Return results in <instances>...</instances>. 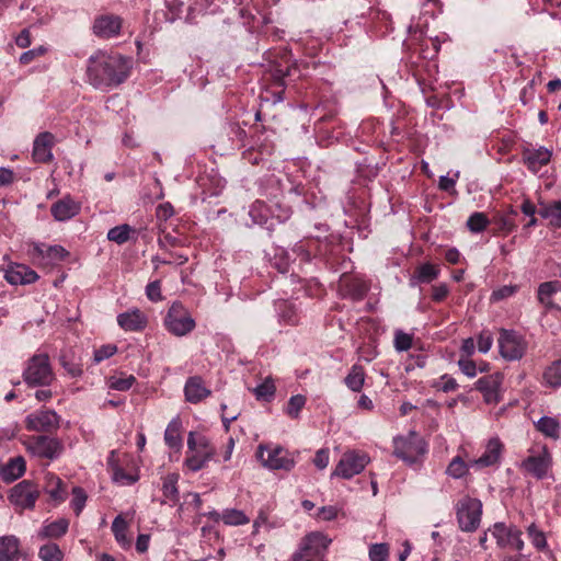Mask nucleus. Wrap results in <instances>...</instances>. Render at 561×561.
Returning a JSON list of instances; mask_svg holds the SVG:
<instances>
[{
    "label": "nucleus",
    "instance_id": "obj_58",
    "mask_svg": "<svg viewBox=\"0 0 561 561\" xmlns=\"http://www.w3.org/2000/svg\"><path fill=\"white\" fill-rule=\"evenodd\" d=\"M46 53V48L44 46H39L37 48H34V49H30L25 53H23L21 56H20V62L22 65H27L30 64L34 58L38 57V56H42Z\"/></svg>",
    "mask_w": 561,
    "mask_h": 561
},
{
    "label": "nucleus",
    "instance_id": "obj_20",
    "mask_svg": "<svg viewBox=\"0 0 561 561\" xmlns=\"http://www.w3.org/2000/svg\"><path fill=\"white\" fill-rule=\"evenodd\" d=\"M118 325L125 331H141L148 324L147 316L139 309H133L117 316Z\"/></svg>",
    "mask_w": 561,
    "mask_h": 561
},
{
    "label": "nucleus",
    "instance_id": "obj_1",
    "mask_svg": "<svg viewBox=\"0 0 561 561\" xmlns=\"http://www.w3.org/2000/svg\"><path fill=\"white\" fill-rule=\"evenodd\" d=\"M129 69V60L122 55L99 50L88 60L87 76L94 88H108L124 82Z\"/></svg>",
    "mask_w": 561,
    "mask_h": 561
},
{
    "label": "nucleus",
    "instance_id": "obj_37",
    "mask_svg": "<svg viewBox=\"0 0 561 561\" xmlns=\"http://www.w3.org/2000/svg\"><path fill=\"white\" fill-rule=\"evenodd\" d=\"M546 385L552 388L561 387V359L553 362L543 373Z\"/></svg>",
    "mask_w": 561,
    "mask_h": 561
},
{
    "label": "nucleus",
    "instance_id": "obj_39",
    "mask_svg": "<svg viewBox=\"0 0 561 561\" xmlns=\"http://www.w3.org/2000/svg\"><path fill=\"white\" fill-rule=\"evenodd\" d=\"M250 216L256 225H265L270 217V209L264 202L256 201L250 208Z\"/></svg>",
    "mask_w": 561,
    "mask_h": 561
},
{
    "label": "nucleus",
    "instance_id": "obj_5",
    "mask_svg": "<svg viewBox=\"0 0 561 561\" xmlns=\"http://www.w3.org/2000/svg\"><path fill=\"white\" fill-rule=\"evenodd\" d=\"M393 448V454L407 463L416 462L426 453L425 442L414 431L407 436L394 437Z\"/></svg>",
    "mask_w": 561,
    "mask_h": 561
},
{
    "label": "nucleus",
    "instance_id": "obj_52",
    "mask_svg": "<svg viewBox=\"0 0 561 561\" xmlns=\"http://www.w3.org/2000/svg\"><path fill=\"white\" fill-rule=\"evenodd\" d=\"M493 344V336L489 331H482L478 336V350L481 353H488Z\"/></svg>",
    "mask_w": 561,
    "mask_h": 561
},
{
    "label": "nucleus",
    "instance_id": "obj_49",
    "mask_svg": "<svg viewBox=\"0 0 561 561\" xmlns=\"http://www.w3.org/2000/svg\"><path fill=\"white\" fill-rule=\"evenodd\" d=\"M136 382V378L129 375L125 378H112L110 380V388L118 391H127Z\"/></svg>",
    "mask_w": 561,
    "mask_h": 561
},
{
    "label": "nucleus",
    "instance_id": "obj_30",
    "mask_svg": "<svg viewBox=\"0 0 561 561\" xmlns=\"http://www.w3.org/2000/svg\"><path fill=\"white\" fill-rule=\"evenodd\" d=\"M535 427L543 436L558 440L560 438L561 426L557 419L551 416H542L536 423Z\"/></svg>",
    "mask_w": 561,
    "mask_h": 561
},
{
    "label": "nucleus",
    "instance_id": "obj_57",
    "mask_svg": "<svg viewBox=\"0 0 561 561\" xmlns=\"http://www.w3.org/2000/svg\"><path fill=\"white\" fill-rule=\"evenodd\" d=\"M329 461H330V457H329L328 449L322 448L316 453V456L313 458V463L318 469H320V470L325 469L329 465Z\"/></svg>",
    "mask_w": 561,
    "mask_h": 561
},
{
    "label": "nucleus",
    "instance_id": "obj_62",
    "mask_svg": "<svg viewBox=\"0 0 561 561\" xmlns=\"http://www.w3.org/2000/svg\"><path fill=\"white\" fill-rule=\"evenodd\" d=\"M15 43L21 48H26L31 45V34L27 28L21 31V33L16 36Z\"/></svg>",
    "mask_w": 561,
    "mask_h": 561
},
{
    "label": "nucleus",
    "instance_id": "obj_35",
    "mask_svg": "<svg viewBox=\"0 0 561 561\" xmlns=\"http://www.w3.org/2000/svg\"><path fill=\"white\" fill-rule=\"evenodd\" d=\"M127 529L128 524L124 517L122 515L116 516L112 523V531L118 545L124 549H128L131 545L130 539L127 537Z\"/></svg>",
    "mask_w": 561,
    "mask_h": 561
},
{
    "label": "nucleus",
    "instance_id": "obj_31",
    "mask_svg": "<svg viewBox=\"0 0 561 561\" xmlns=\"http://www.w3.org/2000/svg\"><path fill=\"white\" fill-rule=\"evenodd\" d=\"M182 422L180 417H174L167 426L164 432V442L170 448L180 450L182 447Z\"/></svg>",
    "mask_w": 561,
    "mask_h": 561
},
{
    "label": "nucleus",
    "instance_id": "obj_9",
    "mask_svg": "<svg viewBox=\"0 0 561 561\" xmlns=\"http://www.w3.org/2000/svg\"><path fill=\"white\" fill-rule=\"evenodd\" d=\"M370 458L365 453H358L350 450L343 454L335 469L332 472V477H340L343 479H351L354 476L360 473L365 467L369 463Z\"/></svg>",
    "mask_w": 561,
    "mask_h": 561
},
{
    "label": "nucleus",
    "instance_id": "obj_46",
    "mask_svg": "<svg viewBox=\"0 0 561 561\" xmlns=\"http://www.w3.org/2000/svg\"><path fill=\"white\" fill-rule=\"evenodd\" d=\"M389 557V547L387 543H374L369 548L370 561H387Z\"/></svg>",
    "mask_w": 561,
    "mask_h": 561
},
{
    "label": "nucleus",
    "instance_id": "obj_64",
    "mask_svg": "<svg viewBox=\"0 0 561 561\" xmlns=\"http://www.w3.org/2000/svg\"><path fill=\"white\" fill-rule=\"evenodd\" d=\"M149 535L140 534L136 541V549L138 552L144 553L148 550L149 547Z\"/></svg>",
    "mask_w": 561,
    "mask_h": 561
},
{
    "label": "nucleus",
    "instance_id": "obj_24",
    "mask_svg": "<svg viewBox=\"0 0 561 561\" xmlns=\"http://www.w3.org/2000/svg\"><path fill=\"white\" fill-rule=\"evenodd\" d=\"M551 154V151L543 147L538 149H525L523 159L533 172H537L542 165L549 163Z\"/></svg>",
    "mask_w": 561,
    "mask_h": 561
},
{
    "label": "nucleus",
    "instance_id": "obj_28",
    "mask_svg": "<svg viewBox=\"0 0 561 561\" xmlns=\"http://www.w3.org/2000/svg\"><path fill=\"white\" fill-rule=\"evenodd\" d=\"M69 528V520L67 518H59L57 520L45 524L37 534L39 539H57L62 537Z\"/></svg>",
    "mask_w": 561,
    "mask_h": 561
},
{
    "label": "nucleus",
    "instance_id": "obj_12",
    "mask_svg": "<svg viewBox=\"0 0 561 561\" xmlns=\"http://www.w3.org/2000/svg\"><path fill=\"white\" fill-rule=\"evenodd\" d=\"M490 531L500 548L511 547L517 551H522L525 547V542L522 538L523 533L514 525L495 523Z\"/></svg>",
    "mask_w": 561,
    "mask_h": 561
},
{
    "label": "nucleus",
    "instance_id": "obj_22",
    "mask_svg": "<svg viewBox=\"0 0 561 561\" xmlns=\"http://www.w3.org/2000/svg\"><path fill=\"white\" fill-rule=\"evenodd\" d=\"M37 278V273L23 264H15L5 273V279L12 285L32 284Z\"/></svg>",
    "mask_w": 561,
    "mask_h": 561
},
{
    "label": "nucleus",
    "instance_id": "obj_40",
    "mask_svg": "<svg viewBox=\"0 0 561 561\" xmlns=\"http://www.w3.org/2000/svg\"><path fill=\"white\" fill-rule=\"evenodd\" d=\"M38 557L42 561H62L64 553L56 543H46L39 548Z\"/></svg>",
    "mask_w": 561,
    "mask_h": 561
},
{
    "label": "nucleus",
    "instance_id": "obj_21",
    "mask_svg": "<svg viewBox=\"0 0 561 561\" xmlns=\"http://www.w3.org/2000/svg\"><path fill=\"white\" fill-rule=\"evenodd\" d=\"M210 390L205 387L199 376L190 377L184 386L185 399L190 403H198L210 396Z\"/></svg>",
    "mask_w": 561,
    "mask_h": 561
},
{
    "label": "nucleus",
    "instance_id": "obj_42",
    "mask_svg": "<svg viewBox=\"0 0 561 561\" xmlns=\"http://www.w3.org/2000/svg\"><path fill=\"white\" fill-rule=\"evenodd\" d=\"M306 397L302 394L293 396L286 408V413L290 419H297L299 416L300 411L306 404Z\"/></svg>",
    "mask_w": 561,
    "mask_h": 561
},
{
    "label": "nucleus",
    "instance_id": "obj_51",
    "mask_svg": "<svg viewBox=\"0 0 561 561\" xmlns=\"http://www.w3.org/2000/svg\"><path fill=\"white\" fill-rule=\"evenodd\" d=\"M517 289L518 287L516 285L502 286L492 293L491 299L493 301L503 300L505 298L513 296L517 291Z\"/></svg>",
    "mask_w": 561,
    "mask_h": 561
},
{
    "label": "nucleus",
    "instance_id": "obj_19",
    "mask_svg": "<svg viewBox=\"0 0 561 561\" xmlns=\"http://www.w3.org/2000/svg\"><path fill=\"white\" fill-rule=\"evenodd\" d=\"M32 254L42 259L45 264H55L68 256V251L61 245L33 244Z\"/></svg>",
    "mask_w": 561,
    "mask_h": 561
},
{
    "label": "nucleus",
    "instance_id": "obj_55",
    "mask_svg": "<svg viewBox=\"0 0 561 561\" xmlns=\"http://www.w3.org/2000/svg\"><path fill=\"white\" fill-rule=\"evenodd\" d=\"M460 370L468 377H474L477 375V366L473 360L468 357L460 358L458 360Z\"/></svg>",
    "mask_w": 561,
    "mask_h": 561
},
{
    "label": "nucleus",
    "instance_id": "obj_18",
    "mask_svg": "<svg viewBox=\"0 0 561 561\" xmlns=\"http://www.w3.org/2000/svg\"><path fill=\"white\" fill-rule=\"evenodd\" d=\"M81 204L70 196H65L51 205L50 211L58 221H65L73 218L80 213Z\"/></svg>",
    "mask_w": 561,
    "mask_h": 561
},
{
    "label": "nucleus",
    "instance_id": "obj_16",
    "mask_svg": "<svg viewBox=\"0 0 561 561\" xmlns=\"http://www.w3.org/2000/svg\"><path fill=\"white\" fill-rule=\"evenodd\" d=\"M122 19L114 14H104L95 18L93 22V33L101 38H111L121 33Z\"/></svg>",
    "mask_w": 561,
    "mask_h": 561
},
{
    "label": "nucleus",
    "instance_id": "obj_11",
    "mask_svg": "<svg viewBox=\"0 0 561 561\" xmlns=\"http://www.w3.org/2000/svg\"><path fill=\"white\" fill-rule=\"evenodd\" d=\"M24 445L33 456L49 460L59 457L64 450V445L59 439L48 436H31L24 442Z\"/></svg>",
    "mask_w": 561,
    "mask_h": 561
},
{
    "label": "nucleus",
    "instance_id": "obj_50",
    "mask_svg": "<svg viewBox=\"0 0 561 561\" xmlns=\"http://www.w3.org/2000/svg\"><path fill=\"white\" fill-rule=\"evenodd\" d=\"M178 477L174 474L168 476L163 481V494L170 500H175L178 496L176 488Z\"/></svg>",
    "mask_w": 561,
    "mask_h": 561
},
{
    "label": "nucleus",
    "instance_id": "obj_10",
    "mask_svg": "<svg viewBox=\"0 0 561 561\" xmlns=\"http://www.w3.org/2000/svg\"><path fill=\"white\" fill-rule=\"evenodd\" d=\"M497 341L500 354L506 360H519L527 351V342L515 331L502 329Z\"/></svg>",
    "mask_w": 561,
    "mask_h": 561
},
{
    "label": "nucleus",
    "instance_id": "obj_33",
    "mask_svg": "<svg viewBox=\"0 0 561 561\" xmlns=\"http://www.w3.org/2000/svg\"><path fill=\"white\" fill-rule=\"evenodd\" d=\"M25 472V460L22 457H15L2 468L1 476L5 482H12Z\"/></svg>",
    "mask_w": 561,
    "mask_h": 561
},
{
    "label": "nucleus",
    "instance_id": "obj_7",
    "mask_svg": "<svg viewBox=\"0 0 561 561\" xmlns=\"http://www.w3.org/2000/svg\"><path fill=\"white\" fill-rule=\"evenodd\" d=\"M482 503L478 499L465 496L456 505L459 528L466 533L478 529L481 522Z\"/></svg>",
    "mask_w": 561,
    "mask_h": 561
},
{
    "label": "nucleus",
    "instance_id": "obj_60",
    "mask_svg": "<svg viewBox=\"0 0 561 561\" xmlns=\"http://www.w3.org/2000/svg\"><path fill=\"white\" fill-rule=\"evenodd\" d=\"M221 410H222L221 419H222L226 430H228L230 423L233 422L234 420H237V417L239 415V411L230 412V411H228V407L226 404H221Z\"/></svg>",
    "mask_w": 561,
    "mask_h": 561
},
{
    "label": "nucleus",
    "instance_id": "obj_61",
    "mask_svg": "<svg viewBox=\"0 0 561 561\" xmlns=\"http://www.w3.org/2000/svg\"><path fill=\"white\" fill-rule=\"evenodd\" d=\"M448 295V287L446 284H439L433 287L432 298L435 301L444 300Z\"/></svg>",
    "mask_w": 561,
    "mask_h": 561
},
{
    "label": "nucleus",
    "instance_id": "obj_27",
    "mask_svg": "<svg viewBox=\"0 0 561 561\" xmlns=\"http://www.w3.org/2000/svg\"><path fill=\"white\" fill-rule=\"evenodd\" d=\"M502 447L503 446L499 438L490 439L483 455L476 459L473 463L478 467H489L496 463L500 458Z\"/></svg>",
    "mask_w": 561,
    "mask_h": 561
},
{
    "label": "nucleus",
    "instance_id": "obj_59",
    "mask_svg": "<svg viewBox=\"0 0 561 561\" xmlns=\"http://www.w3.org/2000/svg\"><path fill=\"white\" fill-rule=\"evenodd\" d=\"M439 389L444 392L454 391L457 389L458 383L457 381L447 375L442 376L440 382L438 385Z\"/></svg>",
    "mask_w": 561,
    "mask_h": 561
},
{
    "label": "nucleus",
    "instance_id": "obj_13",
    "mask_svg": "<svg viewBox=\"0 0 561 561\" xmlns=\"http://www.w3.org/2000/svg\"><path fill=\"white\" fill-rule=\"evenodd\" d=\"M38 495L37 486L28 480H23L12 488L9 500L21 510L33 508Z\"/></svg>",
    "mask_w": 561,
    "mask_h": 561
},
{
    "label": "nucleus",
    "instance_id": "obj_45",
    "mask_svg": "<svg viewBox=\"0 0 561 561\" xmlns=\"http://www.w3.org/2000/svg\"><path fill=\"white\" fill-rule=\"evenodd\" d=\"M528 536L531 543L538 549L543 550L547 547V540L545 534L537 528L535 524H531L527 528Z\"/></svg>",
    "mask_w": 561,
    "mask_h": 561
},
{
    "label": "nucleus",
    "instance_id": "obj_36",
    "mask_svg": "<svg viewBox=\"0 0 561 561\" xmlns=\"http://www.w3.org/2000/svg\"><path fill=\"white\" fill-rule=\"evenodd\" d=\"M365 382V370L359 365H354L345 377V385L354 392H359Z\"/></svg>",
    "mask_w": 561,
    "mask_h": 561
},
{
    "label": "nucleus",
    "instance_id": "obj_14",
    "mask_svg": "<svg viewBox=\"0 0 561 561\" xmlns=\"http://www.w3.org/2000/svg\"><path fill=\"white\" fill-rule=\"evenodd\" d=\"M552 465V457L546 446L538 454H531L522 462V468L537 479H543Z\"/></svg>",
    "mask_w": 561,
    "mask_h": 561
},
{
    "label": "nucleus",
    "instance_id": "obj_47",
    "mask_svg": "<svg viewBox=\"0 0 561 561\" xmlns=\"http://www.w3.org/2000/svg\"><path fill=\"white\" fill-rule=\"evenodd\" d=\"M412 335L401 330H398L394 334V347L398 352H405L412 346Z\"/></svg>",
    "mask_w": 561,
    "mask_h": 561
},
{
    "label": "nucleus",
    "instance_id": "obj_63",
    "mask_svg": "<svg viewBox=\"0 0 561 561\" xmlns=\"http://www.w3.org/2000/svg\"><path fill=\"white\" fill-rule=\"evenodd\" d=\"M319 515L324 520H332L337 515V510L334 506H323L320 508Z\"/></svg>",
    "mask_w": 561,
    "mask_h": 561
},
{
    "label": "nucleus",
    "instance_id": "obj_26",
    "mask_svg": "<svg viewBox=\"0 0 561 561\" xmlns=\"http://www.w3.org/2000/svg\"><path fill=\"white\" fill-rule=\"evenodd\" d=\"M20 540L13 535L0 537V561H19Z\"/></svg>",
    "mask_w": 561,
    "mask_h": 561
},
{
    "label": "nucleus",
    "instance_id": "obj_4",
    "mask_svg": "<svg viewBox=\"0 0 561 561\" xmlns=\"http://www.w3.org/2000/svg\"><path fill=\"white\" fill-rule=\"evenodd\" d=\"M330 542L331 540L322 533H310L301 539L291 561H323Z\"/></svg>",
    "mask_w": 561,
    "mask_h": 561
},
{
    "label": "nucleus",
    "instance_id": "obj_48",
    "mask_svg": "<svg viewBox=\"0 0 561 561\" xmlns=\"http://www.w3.org/2000/svg\"><path fill=\"white\" fill-rule=\"evenodd\" d=\"M72 495H73V499L71 501V504L75 510V513L77 515H79L85 505L87 494L82 488L75 486L72 489Z\"/></svg>",
    "mask_w": 561,
    "mask_h": 561
},
{
    "label": "nucleus",
    "instance_id": "obj_3",
    "mask_svg": "<svg viewBox=\"0 0 561 561\" xmlns=\"http://www.w3.org/2000/svg\"><path fill=\"white\" fill-rule=\"evenodd\" d=\"M23 380L30 387L49 386L55 375L47 354L33 355L26 363L23 371Z\"/></svg>",
    "mask_w": 561,
    "mask_h": 561
},
{
    "label": "nucleus",
    "instance_id": "obj_29",
    "mask_svg": "<svg viewBox=\"0 0 561 561\" xmlns=\"http://www.w3.org/2000/svg\"><path fill=\"white\" fill-rule=\"evenodd\" d=\"M538 214L549 221V225L561 228V201L540 203Z\"/></svg>",
    "mask_w": 561,
    "mask_h": 561
},
{
    "label": "nucleus",
    "instance_id": "obj_54",
    "mask_svg": "<svg viewBox=\"0 0 561 561\" xmlns=\"http://www.w3.org/2000/svg\"><path fill=\"white\" fill-rule=\"evenodd\" d=\"M146 295L147 298L151 301H161L162 295H161V286L159 280L151 282L146 287Z\"/></svg>",
    "mask_w": 561,
    "mask_h": 561
},
{
    "label": "nucleus",
    "instance_id": "obj_53",
    "mask_svg": "<svg viewBox=\"0 0 561 561\" xmlns=\"http://www.w3.org/2000/svg\"><path fill=\"white\" fill-rule=\"evenodd\" d=\"M117 351V347L113 344L103 345L94 352V360L100 363L106 358L113 356Z\"/></svg>",
    "mask_w": 561,
    "mask_h": 561
},
{
    "label": "nucleus",
    "instance_id": "obj_6",
    "mask_svg": "<svg viewBox=\"0 0 561 561\" xmlns=\"http://www.w3.org/2000/svg\"><path fill=\"white\" fill-rule=\"evenodd\" d=\"M256 457L263 467L271 470L290 471L295 467V459L282 446L260 445Z\"/></svg>",
    "mask_w": 561,
    "mask_h": 561
},
{
    "label": "nucleus",
    "instance_id": "obj_34",
    "mask_svg": "<svg viewBox=\"0 0 561 561\" xmlns=\"http://www.w3.org/2000/svg\"><path fill=\"white\" fill-rule=\"evenodd\" d=\"M439 268L431 263H425L419 266L413 276L411 277V284L416 285L420 283H431L437 278Z\"/></svg>",
    "mask_w": 561,
    "mask_h": 561
},
{
    "label": "nucleus",
    "instance_id": "obj_43",
    "mask_svg": "<svg viewBox=\"0 0 561 561\" xmlns=\"http://www.w3.org/2000/svg\"><path fill=\"white\" fill-rule=\"evenodd\" d=\"M446 472L448 476H450L455 479H459V478H462L468 472V466L462 460L461 457L457 456L450 461V463L447 467Z\"/></svg>",
    "mask_w": 561,
    "mask_h": 561
},
{
    "label": "nucleus",
    "instance_id": "obj_23",
    "mask_svg": "<svg viewBox=\"0 0 561 561\" xmlns=\"http://www.w3.org/2000/svg\"><path fill=\"white\" fill-rule=\"evenodd\" d=\"M54 136L50 133L39 134L33 146V158L37 162H48L53 159L51 147Z\"/></svg>",
    "mask_w": 561,
    "mask_h": 561
},
{
    "label": "nucleus",
    "instance_id": "obj_8",
    "mask_svg": "<svg viewBox=\"0 0 561 561\" xmlns=\"http://www.w3.org/2000/svg\"><path fill=\"white\" fill-rule=\"evenodd\" d=\"M164 327L171 334L184 336L194 330L195 321L180 301H174L164 317Z\"/></svg>",
    "mask_w": 561,
    "mask_h": 561
},
{
    "label": "nucleus",
    "instance_id": "obj_32",
    "mask_svg": "<svg viewBox=\"0 0 561 561\" xmlns=\"http://www.w3.org/2000/svg\"><path fill=\"white\" fill-rule=\"evenodd\" d=\"M210 516L213 519H215V520L221 519L226 525H230V526L245 525L250 522V519L247 517V515L242 511H239L236 508L225 510L222 512V514L214 512V513H210Z\"/></svg>",
    "mask_w": 561,
    "mask_h": 561
},
{
    "label": "nucleus",
    "instance_id": "obj_2",
    "mask_svg": "<svg viewBox=\"0 0 561 561\" xmlns=\"http://www.w3.org/2000/svg\"><path fill=\"white\" fill-rule=\"evenodd\" d=\"M215 454L216 448L207 437L196 435L194 432L188 433L187 453L184 461L188 470L193 472L202 470L214 458Z\"/></svg>",
    "mask_w": 561,
    "mask_h": 561
},
{
    "label": "nucleus",
    "instance_id": "obj_38",
    "mask_svg": "<svg viewBox=\"0 0 561 561\" xmlns=\"http://www.w3.org/2000/svg\"><path fill=\"white\" fill-rule=\"evenodd\" d=\"M133 231L134 229L129 225H119L108 230L107 239L117 244H123L129 240L130 232Z\"/></svg>",
    "mask_w": 561,
    "mask_h": 561
},
{
    "label": "nucleus",
    "instance_id": "obj_17",
    "mask_svg": "<svg viewBox=\"0 0 561 561\" xmlns=\"http://www.w3.org/2000/svg\"><path fill=\"white\" fill-rule=\"evenodd\" d=\"M503 377L501 374H493L477 380L476 389L483 393L484 401L495 404L501 400L500 388Z\"/></svg>",
    "mask_w": 561,
    "mask_h": 561
},
{
    "label": "nucleus",
    "instance_id": "obj_25",
    "mask_svg": "<svg viewBox=\"0 0 561 561\" xmlns=\"http://www.w3.org/2000/svg\"><path fill=\"white\" fill-rule=\"evenodd\" d=\"M561 291V283L558 280L546 282L539 285L537 297L547 310L559 309L552 297Z\"/></svg>",
    "mask_w": 561,
    "mask_h": 561
},
{
    "label": "nucleus",
    "instance_id": "obj_56",
    "mask_svg": "<svg viewBox=\"0 0 561 561\" xmlns=\"http://www.w3.org/2000/svg\"><path fill=\"white\" fill-rule=\"evenodd\" d=\"M174 215L173 206L170 203H163L157 206L156 216L159 220L167 221Z\"/></svg>",
    "mask_w": 561,
    "mask_h": 561
},
{
    "label": "nucleus",
    "instance_id": "obj_44",
    "mask_svg": "<svg viewBox=\"0 0 561 561\" xmlns=\"http://www.w3.org/2000/svg\"><path fill=\"white\" fill-rule=\"evenodd\" d=\"M489 225V219L483 213H473L468 221L467 226L471 232H481L483 231L486 226Z\"/></svg>",
    "mask_w": 561,
    "mask_h": 561
},
{
    "label": "nucleus",
    "instance_id": "obj_15",
    "mask_svg": "<svg viewBox=\"0 0 561 561\" xmlns=\"http://www.w3.org/2000/svg\"><path fill=\"white\" fill-rule=\"evenodd\" d=\"M59 417L51 410H43L26 416L25 425L30 431L49 432L58 427Z\"/></svg>",
    "mask_w": 561,
    "mask_h": 561
},
{
    "label": "nucleus",
    "instance_id": "obj_41",
    "mask_svg": "<svg viewBox=\"0 0 561 561\" xmlns=\"http://www.w3.org/2000/svg\"><path fill=\"white\" fill-rule=\"evenodd\" d=\"M275 385L271 378H266L262 383L254 388L253 392L259 400L270 401L275 393Z\"/></svg>",
    "mask_w": 561,
    "mask_h": 561
}]
</instances>
